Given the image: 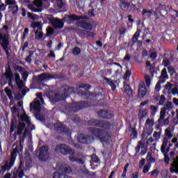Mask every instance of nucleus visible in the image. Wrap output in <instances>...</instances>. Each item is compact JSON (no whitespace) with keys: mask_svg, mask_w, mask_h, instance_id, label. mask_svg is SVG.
<instances>
[{"mask_svg":"<svg viewBox=\"0 0 178 178\" xmlns=\"http://www.w3.org/2000/svg\"><path fill=\"white\" fill-rule=\"evenodd\" d=\"M92 135L95 136V137L97 138H99L104 143H108V141L111 140V135L108 132L105 131H101L98 129H94L92 131Z\"/></svg>","mask_w":178,"mask_h":178,"instance_id":"39448f33","label":"nucleus"},{"mask_svg":"<svg viewBox=\"0 0 178 178\" xmlns=\"http://www.w3.org/2000/svg\"><path fill=\"white\" fill-rule=\"evenodd\" d=\"M27 34H29V29L26 28L24 31L23 37H26Z\"/></svg>","mask_w":178,"mask_h":178,"instance_id":"338daca9","label":"nucleus"},{"mask_svg":"<svg viewBox=\"0 0 178 178\" xmlns=\"http://www.w3.org/2000/svg\"><path fill=\"white\" fill-rule=\"evenodd\" d=\"M168 72L170 74H175V70L170 67H168Z\"/></svg>","mask_w":178,"mask_h":178,"instance_id":"69168bd1","label":"nucleus"},{"mask_svg":"<svg viewBox=\"0 0 178 178\" xmlns=\"http://www.w3.org/2000/svg\"><path fill=\"white\" fill-rule=\"evenodd\" d=\"M146 159L149 163H154L155 162V158L152 157V153L150 152L147 153Z\"/></svg>","mask_w":178,"mask_h":178,"instance_id":"c85d7f7f","label":"nucleus"},{"mask_svg":"<svg viewBox=\"0 0 178 178\" xmlns=\"http://www.w3.org/2000/svg\"><path fill=\"white\" fill-rule=\"evenodd\" d=\"M170 161V159H169V156H165V157H164L165 163H167V164L169 163Z\"/></svg>","mask_w":178,"mask_h":178,"instance_id":"0e129e2a","label":"nucleus"},{"mask_svg":"<svg viewBox=\"0 0 178 178\" xmlns=\"http://www.w3.org/2000/svg\"><path fill=\"white\" fill-rule=\"evenodd\" d=\"M50 78L51 75L48 74H41L38 78V81H45V80H49Z\"/></svg>","mask_w":178,"mask_h":178,"instance_id":"b1692460","label":"nucleus"},{"mask_svg":"<svg viewBox=\"0 0 178 178\" xmlns=\"http://www.w3.org/2000/svg\"><path fill=\"white\" fill-rule=\"evenodd\" d=\"M65 97H63V95H60V94H58V95H55L54 99H53V102H58V101H63V99H65Z\"/></svg>","mask_w":178,"mask_h":178,"instance_id":"c756f323","label":"nucleus"},{"mask_svg":"<svg viewBox=\"0 0 178 178\" xmlns=\"http://www.w3.org/2000/svg\"><path fill=\"white\" fill-rule=\"evenodd\" d=\"M131 136L133 137V138H137V131H133L131 134Z\"/></svg>","mask_w":178,"mask_h":178,"instance_id":"e2e57ef3","label":"nucleus"},{"mask_svg":"<svg viewBox=\"0 0 178 178\" xmlns=\"http://www.w3.org/2000/svg\"><path fill=\"white\" fill-rule=\"evenodd\" d=\"M5 92L7 94L8 98L11 99L10 101V106L13 105V96L12 95V90H10L9 88H5Z\"/></svg>","mask_w":178,"mask_h":178,"instance_id":"a878e982","label":"nucleus"},{"mask_svg":"<svg viewBox=\"0 0 178 178\" xmlns=\"http://www.w3.org/2000/svg\"><path fill=\"white\" fill-rule=\"evenodd\" d=\"M166 147H168V144L163 143L161 147V152H165V149H166Z\"/></svg>","mask_w":178,"mask_h":178,"instance_id":"6e6d98bb","label":"nucleus"},{"mask_svg":"<svg viewBox=\"0 0 178 178\" xmlns=\"http://www.w3.org/2000/svg\"><path fill=\"white\" fill-rule=\"evenodd\" d=\"M68 154H70V161L71 162H78L79 163H83L81 160V156L74 154V151L72 149H71Z\"/></svg>","mask_w":178,"mask_h":178,"instance_id":"1a4fd4ad","label":"nucleus"},{"mask_svg":"<svg viewBox=\"0 0 178 178\" xmlns=\"http://www.w3.org/2000/svg\"><path fill=\"white\" fill-rule=\"evenodd\" d=\"M143 15H145L147 17H149L152 15V11H147V10H143Z\"/></svg>","mask_w":178,"mask_h":178,"instance_id":"a18cd8bd","label":"nucleus"},{"mask_svg":"<svg viewBox=\"0 0 178 178\" xmlns=\"http://www.w3.org/2000/svg\"><path fill=\"white\" fill-rule=\"evenodd\" d=\"M172 102H168L167 103H166V104H165V110L166 109H172Z\"/></svg>","mask_w":178,"mask_h":178,"instance_id":"4d7b16f0","label":"nucleus"},{"mask_svg":"<svg viewBox=\"0 0 178 178\" xmlns=\"http://www.w3.org/2000/svg\"><path fill=\"white\" fill-rule=\"evenodd\" d=\"M144 147H145V145L144 143H143L142 142H138V145L136 148V152H140V149H143Z\"/></svg>","mask_w":178,"mask_h":178,"instance_id":"f704fd0d","label":"nucleus"},{"mask_svg":"<svg viewBox=\"0 0 178 178\" xmlns=\"http://www.w3.org/2000/svg\"><path fill=\"white\" fill-rule=\"evenodd\" d=\"M132 178H138V172H135L132 174Z\"/></svg>","mask_w":178,"mask_h":178,"instance_id":"774afa93","label":"nucleus"},{"mask_svg":"<svg viewBox=\"0 0 178 178\" xmlns=\"http://www.w3.org/2000/svg\"><path fill=\"white\" fill-rule=\"evenodd\" d=\"M165 101H166V99L165 98V96L161 95L159 100V105H163L165 104Z\"/></svg>","mask_w":178,"mask_h":178,"instance_id":"09e8293b","label":"nucleus"},{"mask_svg":"<svg viewBox=\"0 0 178 178\" xmlns=\"http://www.w3.org/2000/svg\"><path fill=\"white\" fill-rule=\"evenodd\" d=\"M33 3L35 6H37V8H40V6H42V1L41 0H35Z\"/></svg>","mask_w":178,"mask_h":178,"instance_id":"58836bf2","label":"nucleus"},{"mask_svg":"<svg viewBox=\"0 0 178 178\" xmlns=\"http://www.w3.org/2000/svg\"><path fill=\"white\" fill-rule=\"evenodd\" d=\"M33 27L35 30V38L36 40H41L44 35L41 24L40 22H34L33 23Z\"/></svg>","mask_w":178,"mask_h":178,"instance_id":"0eeeda50","label":"nucleus"},{"mask_svg":"<svg viewBox=\"0 0 178 178\" xmlns=\"http://www.w3.org/2000/svg\"><path fill=\"white\" fill-rule=\"evenodd\" d=\"M153 136L155 138V140L158 141L161 138V134L159 132H154Z\"/></svg>","mask_w":178,"mask_h":178,"instance_id":"de8ad7c7","label":"nucleus"},{"mask_svg":"<svg viewBox=\"0 0 178 178\" xmlns=\"http://www.w3.org/2000/svg\"><path fill=\"white\" fill-rule=\"evenodd\" d=\"M150 169H151V163H147L143 167V173H145V174L148 173V172H149Z\"/></svg>","mask_w":178,"mask_h":178,"instance_id":"7c9ffc66","label":"nucleus"},{"mask_svg":"<svg viewBox=\"0 0 178 178\" xmlns=\"http://www.w3.org/2000/svg\"><path fill=\"white\" fill-rule=\"evenodd\" d=\"M123 92L127 94L129 97L133 94V91H131V89H130V86L128 84H126V82H124Z\"/></svg>","mask_w":178,"mask_h":178,"instance_id":"4be33fe9","label":"nucleus"},{"mask_svg":"<svg viewBox=\"0 0 178 178\" xmlns=\"http://www.w3.org/2000/svg\"><path fill=\"white\" fill-rule=\"evenodd\" d=\"M56 152L62 154L63 155H67V154H69L72 149L66 145H60L56 146Z\"/></svg>","mask_w":178,"mask_h":178,"instance_id":"6e6552de","label":"nucleus"},{"mask_svg":"<svg viewBox=\"0 0 178 178\" xmlns=\"http://www.w3.org/2000/svg\"><path fill=\"white\" fill-rule=\"evenodd\" d=\"M104 81L108 83V86L111 87L113 91H115V90H116V85L115 84V82L113 81H111L108 78H104Z\"/></svg>","mask_w":178,"mask_h":178,"instance_id":"bb28decb","label":"nucleus"},{"mask_svg":"<svg viewBox=\"0 0 178 178\" xmlns=\"http://www.w3.org/2000/svg\"><path fill=\"white\" fill-rule=\"evenodd\" d=\"M144 165H145V159H143L139 162V168L140 169H143L144 168Z\"/></svg>","mask_w":178,"mask_h":178,"instance_id":"49530a36","label":"nucleus"},{"mask_svg":"<svg viewBox=\"0 0 178 178\" xmlns=\"http://www.w3.org/2000/svg\"><path fill=\"white\" fill-rule=\"evenodd\" d=\"M163 65L165 66V67H168V66L170 65V62L168 60H163Z\"/></svg>","mask_w":178,"mask_h":178,"instance_id":"5fc2aeb1","label":"nucleus"},{"mask_svg":"<svg viewBox=\"0 0 178 178\" xmlns=\"http://www.w3.org/2000/svg\"><path fill=\"white\" fill-rule=\"evenodd\" d=\"M8 26H4L3 29L0 30V44L3 48L7 56H9V35L8 34Z\"/></svg>","mask_w":178,"mask_h":178,"instance_id":"f03ea898","label":"nucleus"},{"mask_svg":"<svg viewBox=\"0 0 178 178\" xmlns=\"http://www.w3.org/2000/svg\"><path fill=\"white\" fill-rule=\"evenodd\" d=\"M20 163L21 165H23L24 163V161H22V159H20ZM16 177L22 178L23 176H24V172H23V170H22V165L19 166L17 172H15Z\"/></svg>","mask_w":178,"mask_h":178,"instance_id":"dca6fc26","label":"nucleus"},{"mask_svg":"<svg viewBox=\"0 0 178 178\" xmlns=\"http://www.w3.org/2000/svg\"><path fill=\"white\" fill-rule=\"evenodd\" d=\"M54 34V29L49 27L47 30V37H49V35H52Z\"/></svg>","mask_w":178,"mask_h":178,"instance_id":"a19ab883","label":"nucleus"},{"mask_svg":"<svg viewBox=\"0 0 178 178\" xmlns=\"http://www.w3.org/2000/svg\"><path fill=\"white\" fill-rule=\"evenodd\" d=\"M15 82L18 86V88L21 90L24 87V83L20 79V76L17 74H15Z\"/></svg>","mask_w":178,"mask_h":178,"instance_id":"a211bd4d","label":"nucleus"},{"mask_svg":"<svg viewBox=\"0 0 178 178\" xmlns=\"http://www.w3.org/2000/svg\"><path fill=\"white\" fill-rule=\"evenodd\" d=\"M168 80V72H166V69L164 68L161 71V75L160 76L159 81L161 83H165Z\"/></svg>","mask_w":178,"mask_h":178,"instance_id":"f3484780","label":"nucleus"},{"mask_svg":"<svg viewBox=\"0 0 178 178\" xmlns=\"http://www.w3.org/2000/svg\"><path fill=\"white\" fill-rule=\"evenodd\" d=\"M77 140L79 143H81V144H90L91 143V138L85 136L83 134L79 135Z\"/></svg>","mask_w":178,"mask_h":178,"instance_id":"9b49d317","label":"nucleus"},{"mask_svg":"<svg viewBox=\"0 0 178 178\" xmlns=\"http://www.w3.org/2000/svg\"><path fill=\"white\" fill-rule=\"evenodd\" d=\"M91 159L96 163H98V162H99V159H98V156H97V155H95V154L92 155Z\"/></svg>","mask_w":178,"mask_h":178,"instance_id":"8fccbe9b","label":"nucleus"},{"mask_svg":"<svg viewBox=\"0 0 178 178\" xmlns=\"http://www.w3.org/2000/svg\"><path fill=\"white\" fill-rule=\"evenodd\" d=\"M63 173H72V168L68 165H65L64 168H62Z\"/></svg>","mask_w":178,"mask_h":178,"instance_id":"72a5a7b5","label":"nucleus"},{"mask_svg":"<svg viewBox=\"0 0 178 178\" xmlns=\"http://www.w3.org/2000/svg\"><path fill=\"white\" fill-rule=\"evenodd\" d=\"M90 124H91L92 126H99V127H103V129H106V130H108V129L111 127V124H109L108 123L102 124L96 120H92V121H90Z\"/></svg>","mask_w":178,"mask_h":178,"instance_id":"9d476101","label":"nucleus"},{"mask_svg":"<svg viewBox=\"0 0 178 178\" xmlns=\"http://www.w3.org/2000/svg\"><path fill=\"white\" fill-rule=\"evenodd\" d=\"M173 130H175V127H168L165 131V136L168 137V138H172L173 137V134H172V131H173Z\"/></svg>","mask_w":178,"mask_h":178,"instance_id":"aec40b11","label":"nucleus"},{"mask_svg":"<svg viewBox=\"0 0 178 178\" xmlns=\"http://www.w3.org/2000/svg\"><path fill=\"white\" fill-rule=\"evenodd\" d=\"M70 108H72L71 111H73L74 112L76 111L74 108H77V109H79V105H77V103H73L72 104H71Z\"/></svg>","mask_w":178,"mask_h":178,"instance_id":"3c124183","label":"nucleus"},{"mask_svg":"<svg viewBox=\"0 0 178 178\" xmlns=\"http://www.w3.org/2000/svg\"><path fill=\"white\" fill-rule=\"evenodd\" d=\"M17 154V150L14 149L11 152V156L10 161H6L5 165L1 166V170H0V175H3L6 170H9L13 165H15V160L16 159V155Z\"/></svg>","mask_w":178,"mask_h":178,"instance_id":"20e7f679","label":"nucleus"},{"mask_svg":"<svg viewBox=\"0 0 178 178\" xmlns=\"http://www.w3.org/2000/svg\"><path fill=\"white\" fill-rule=\"evenodd\" d=\"M80 88H85V90H90L91 86L90 85H82L79 86Z\"/></svg>","mask_w":178,"mask_h":178,"instance_id":"13d9d810","label":"nucleus"},{"mask_svg":"<svg viewBox=\"0 0 178 178\" xmlns=\"http://www.w3.org/2000/svg\"><path fill=\"white\" fill-rule=\"evenodd\" d=\"M130 5H129V3H121V8L122 9H124V10H127V9H129Z\"/></svg>","mask_w":178,"mask_h":178,"instance_id":"79ce46f5","label":"nucleus"},{"mask_svg":"<svg viewBox=\"0 0 178 178\" xmlns=\"http://www.w3.org/2000/svg\"><path fill=\"white\" fill-rule=\"evenodd\" d=\"M83 19H87L86 17H77L76 15H71L67 16L68 23H72V22H74V20H76L77 22V26L79 27H81L82 29H86V30H92V24H87L82 22L79 24L80 20Z\"/></svg>","mask_w":178,"mask_h":178,"instance_id":"7ed1b4c3","label":"nucleus"},{"mask_svg":"<svg viewBox=\"0 0 178 178\" xmlns=\"http://www.w3.org/2000/svg\"><path fill=\"white\" fill-rule=\"evenodd\" d=\"M147 94V89L145 88V84L140 83L139 85V90L138 92V95L140 98H143Z\"/></svg>","mask_w":178,"mask_h":178,"instance_id":"ddd939ff","label":"nucleus"},{"mask_svg":"<svg viewBox=\"0 0 178 178\" xmlns=\"http://www.w3.org/2000/svg\"><path fill=\"white\" fill-rule=\"evenodd\" d=\"M15 129H16V124L15 123V121L13 120L10 124V134H12V133L15 131Z\"/></svg>","mask_w":178,"mask_h":178,"instance_id":"e433bc0d","label":"nucleus"},{"mask_svg":"<svg viewBox=\"0 0 178 178\" xmlns=\"http://www.w3.org/2000/svg\"><path fill=\"white\" fill-rule=\"evenodd\" d=\"M157 56H157V54H156V52H152V53L150 54L149 58L154 60V59H156V57H157Z\"/></svg>","mask_w":178,"mask_h":178,"instance_id":"864d4df0","label":"nucleus"},{"mask_svg":"<svg viewBox=\"0 0 178 178\" xmlns=\"http://www.w3.org/2000/svg\"><path fill=\"white\" fill-rule=\"evenodd\" d=\"M130 77V72L127 71L124 74V80H127Z\"/></svg>","mask_w":178,"mask_h":178,"instance_id":"052dcab7","label":"nucleus"},{"mask_svg":"<svg viewBox=\"0 0 178 178\" xmlns=\"http://www.w3.org/2000/svg\"><path fill=\"white\" fill-rule=\"evenodd\" d=\"M165 90H168V91H170V90H172V83H168L165 85Z\"/></svg>","mask_w":178,"mask_h":178,"instance_id":"bf43d9fd","label":"nucleus"},{"mask_svg":"<svg viewBox=\"0 0 178 178\" xmlns=\"http://www.w3.org/2000/svg\"><path fill=\"white\" fill-rule=\"evenodd\" d=\"M149 175H151V176H152L153 177H156V176L159 175V171H158V170H154L151 172H149Z\"/></svg>","mask_w":178,"mask_h":178,"instance_id":"c03bdc74","label":"nucleus"},{"mask_svg":"<svg viewBox=\"0 0 178 178\" xmlns=\"http://www.w3.org/2000/svg\"><path fill=\"white\" fill-rule=\"evenodd\" d=\"M150 110H151L152 116H155V114L156 113V112L158 111V106H151Z\"/></svg>","mask_w":178,"mask_h":178,"instance_id":"2f4dec72","label":"nucleus"},{"mask_svg":"<svg viewBox=\"0 0 178 178\" xmlns=\"http://www.w3.org/2000/svg\"><path fill=\"white\" fill-rule=\"evenodd\" d=\"M98 115L100 118H103L104 119H109V113L105 111H102L98 113Z\"/></svg>","mask_w":178,"mask_h":178,"instance_id":"cd10ccee","label":"nucleus"},{"mask_svg":"<svg viewBox=\"0 0 178 178\" xmlns=\"http://www.w3.org/2000/svg\"><path fill=\"white\" fill-rule=\"evenodd\" d=\"M53 26L56 29H62L63 27V22L62 20L56 18L53 22Z\"/></svg>","mask_w":178,"mask_h":178,"instance_id":"412c9836","label":"nucleus"},{"mask_svg":"<svg viewBox=\"0 0 178 178\" xmlns=\"http://www.w3.org/2000/svg\"><path fill=\"white\" fill-rule=\"evenodd\" d=\"M145 81H146L147 87H149V86H151V78L149 77V75L145 74Z\"/></svg>","mask_w":178,"mask_h":178,"instance_id":"473e14b6","label":"nucleus"},{"mask_svg":"<svg viewBox=\"0 0 178 178\" xmlns=\"http://www.w3.org/2000/svg\"><path fill=\"white\" fill-rule=\"evenodd\" d=\"M56 6H57V8H62L63 6V3L62 0H56Z\"/></svg>","mask_w":178,"mask_h":178,"instance_id":"37998d69","label":"nucleus"},{"mask_svg":"<svg viewBox=\"0 0 178 178\" xmlns=\"http://www.w3.org/2000/svg\"><path fill=\"white\" fill-rule=\"evenodd\" d=\"M171 92L172 95H176V94H178V88H172Z\"/></svg>","mask_w":178,"mask_h":178,"instance_id":"680f3d73","label":"nucleus"},{"mask_svg":"<svg viewBox=\"0 0 178 178\" xmlns=\"http://www.w3.org/2000/svg\"><path fill=\"white\" fill-rule=\"evenodd\" d=\"M6 5L13 7L14 12H17V4H16L15 0H6Z\"/></svg>","mask_w":178,"mask_h":178,"instance_id":"2eb2a0df","label":"nucleus"},{"mask_svg":"<svg viewBox=\"0 0 178 178\" xmlns=\"http://www.w3.org/2000/svg\"><path fill=\"white\" fill-rule=\"evenodd\" d=\"M28 17L31 19V20H37V19H38V16H37L31 13H28Z\"/></svg>","mask_w":178,"mask_h":178,"instance_id":"4c0bfd02","label":"nucleus"},{"mask_svg":"<svg viewBox=\"0 0 178 178\" xmlns=\"http://www.w3.org/2000/svg\"><path fill=\"white\" fill-rule=\"evenodd\" d=\"M147 116H148V111L147 109H141L139 111L138 116L139 120H143V119L147 118Z\"/></svg>","mask_w":178,"mask_h":178,"instance_id":"6ab92c4d","label":"nucleus"},{"mask_svg":"<svg viewBox=\"0 0 178 178\" xmlns=\"http://www.w3.org/2000/svg\"><path fill=\"white\" fill-rule=\"evenodd\" d=\"M40 101L44 104V98H42V95L38 93L37 98L34 100L33 103L31 104V111H35V112H40L41 111V104Z\"/></svg>","mask_w":178,"mask_h":178,"instance_id":"423d86ee","label":"nucleus"},{"mask_svg":"<svg viewBox=\"0 0 178 178\" xmlns=\"http://www.w3.org/2000/svg\"><path fill=\"white\" fill-rule=\"evenodd\" d=\"M11 112L14 116H17V118H19L17 131L18 134L21 135L23 133V130H24V127H26V124H24V122L26 123L29 127H30V124H31V123L30 122V119H29V116H27V114L26 113L20 116V114L19 113V111H17V107L16 106L11 108Z\"/></svg>","mask_w":178,"mask_h":178,"instance_id":"f257e3e1","label":"nucleus"},{"mask_svg":"<svg viewBox=\"0 0 178 178\" xmlns=\"http://www.w3.org/2000/svg\"><path fill=\"white\" fill-rule=\"evenodd\" d=\"M154 118H147L145 122V127L146 129H149V131H150V133H152V131H153L152 127L154 126Z\"/></svg>","mask_w":178,"mask_h":178,"instance_id":"4468645a","label":"nucleus"},{"mask_svg":"<svg viewBox=\"0 0 178 178\" xmlns=\"http://www.w3.org/2000/svg\"><path fill=\"white\" fill-rule=\"evenodd\" d=\"M80 52H81V50L79 47H75L72 51L73 55H79Z\"/></svg>","mask_w":178,"mask_h":178,"instance_id":"ea45409f","label":"nucleus"},{"mask_svg":"<svg viewBox=\"0 0 178 178\" xmlns=\"http://www.w3.org/2000/svg\"><path fill=\"white\" fill-rule=\"evenodd\" d=\"M138 37H140V31H138L134 35V37L132 38L133 42H137V40H138Z\"/></svg>","mask_w":178,"mask_h":178,"instance_id":"c9c22d12","label":"nucleus"},{"mask_svg":"<svg viewBox=\"0 0 178 178\" xmlns=\"http://www.w3.org/2000/svg\"><path fill=\"white\" fill-rule=\"evenodd\" d=\"M6 79L8 81V85L10 87H13V85H12V79H13V74H12V72L10 71H6Z\"/></svg>","mask_w":178,"mask_h":178,"instance_id":"5701e85b","label":"nucleus"},{"mask_svg":"<svg viewBox=\"0 0 178 178\" xmlns=\"http://www.w3.org/2000/svg\"><path fill=\"white\" fill-rule=\"evenodd\" d=\"M47 155H48V147L42 146L40 149L39 158L44 161V159L47 158Z\"/></svg>","mask_w":178,"mask_h":178,"instance_id":"f8f14e48","label":"nucleus"},{"mask_svg":"<svg viewBox=\"0 0 178 178\" xmlns=\"http://www.w3.org/2000/svg\"><path fill=\"white\" fill-rule=\"evenodd\" d=\"M165 118H166V108H161V112H160V117L158 120L159 123H162V120H163V119H165Z\"/></svg>","mask_w":178,"mask_h":178,"instance_id":"393cba45","label":"nucleus"},{"mask_svg":"<svg viewBox=\"0 0 178 178\" xmlns=\"http://www.w3.org/2000/svg\"><path fill=\"white\" fill-rule=\"evenodd\" d=\"M155 90H156V91H161V81H159L157 83H156V86H155Z\"/></svg>","mask_w":178,"mask_h":178,"instance_id":"603ef678","label":"nucleus"}]
</instances>
